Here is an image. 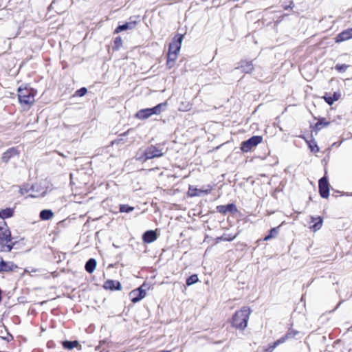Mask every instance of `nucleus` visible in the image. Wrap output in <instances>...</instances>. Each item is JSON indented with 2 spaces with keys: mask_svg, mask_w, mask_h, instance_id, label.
I'll return each instance as SVG.
<instances>
[{
  "mask_svg": "<svg viewBox=\"0 0 352 352\" xmlns=\"http://www.w3.org/2000/svg\"><path fill=\"white\" fill-rule=\"evenodd\" d=\"M19 154L18 150L14 147L10 148L2 155V161L7 163L12 157L16 156Z\"/></svg>",
  "mask_w": 352,
  "mask_h": 352,
  "instance_id": "2eb2a0df",
  "label": "nucleus"
},
{
  "mask_svg": "<svg viewBox=\"0 0 352 352\" xmlns=\"http://www.w3.org/2000/svg\"><path fill=\"white\" fill-rule=\"evenodd\" d=\"M217 211L222 214L227 212L235 213L237 212V208L235 204H228L227 205H221L217 207Z\"/></svg>",
  "mask_w": 352,
  "mask_h": 352,
  "instance_id": "9b49d317",
  "label": "nucleus"
},
{
  "mask_svg": "<svg viewBox=\"0 0 352 352\" xmlns=\"http://www.w3.org/2000/svg\"><path fill=\"white\" fill-rule=\"evenodd\" d=\"M312 222H314L315 221L317 220L316 222L314 223V224L312 226V229L314 230V231H316V230H318L319 229H320V228L322 227V219L321 217H318V218H314V217H312Z\"/></svg>",
  "mask_w": 352,
  "mask_h": 352,
  "instance_id": "bb28decb",
  "label": "nucleus"
},
{
  "mask_svg": "<svg viewBox=\"0 0 352 352\" xmlns=\"http://www.w3.org/2000/svg\"><path fill=\"white\" fill-rule=\"evenodd\" d=\"M263 140L262 136L254 135L248 140L243 142L241 144V149L243 152L247 153L250 151L254 147L256 146Z\"/></svg>",
  "mask_w": 352,
  "mask_h": 352,
  "instance_id": "39448f33",
  "label": "nucleus"
},
{
  "mask_svg": "<svg viewBox=\"0 0 352 352\" xmlns=\"http://www.w3.org/2000/svg\"><path fill=\"white\" fill-rule=\"evenodd\" d=\"M239 68L242 70L243 72H244L245 74L251 73L254 69V65L252 64V61H246V60L241 61ZM236 69H239V67H237Z\"/></svg>",
  "mask_w": 352,
  "mask_h": 352,
  "instance_id": "a211bd4d",
  "label": "nucleus"
},
{
  "mask_svg": "<svg viewBox=\"0 0 352 352\" xmlns=\"http://www.w3.org/2000/svg\"><path fill=\"white\" fill-rule=\"evenodd\" d=\"M135 25L136 23L135 21L126 22L122 25H118L115 30V33H119L126 30H131L135 28Z\"/></svg>",
  "mask_w": 352,
  "mask_h": 352,
  "instance_id": "6ab92c4d",
  "label": "nucleus"
},
{
  "mask_svg": "<svg viewBox=\"0 0 352 352\" xmlns=\"http://www.w3.org/2000/svg\"><path fill=\"white\" fill-rule=\"evenodd\" d=\"M160 352H170L169 351H160Z\"/></svg>",
  "mask_w": 352,
  "mask_h": 352,
  "instance_id": "58836bf2",
  "label": "nucleus"
},
{
  "mask_svg": "<svg viewBox=\"0 0 352 352\" xmlns=\"http://www.w3.org/2000/svg\"><path fill=\"white\" fill-rule=\"evenodd\" d=\"M63 346L65 349H72L74 347H76L78 346V342L76 340H74V341L66 340L63 342Z\"/></svg>",
  "mask_w": 352,
  "mask_h": 352,
  "instance_id": "a878e982",
  "label": "nucleus"
},
{
  "mask_svg": "<svg viewBox=\"0 0 352 352\" xmlns=\"http://www.w3.org/2000/svg\"><path fill=\"white\" fill-rule=\"evenodd\" d=\"M157 233L154 230H147L142 235V240L144 243H151L157 239Z\"/></svg>",
  "mask_w": 352,
  "mask_h": 352,
  "instance_id": "f3484780",
  "label": "nucleus"
},
{
  "mask_svg": "<svg viewBox=\"0 0 352 352\" xmlns=\"http://www.w3.org/2000/svg\"><path fill=\"white\" fill-rule=\"evenodd\" d=\"M330 124V122L327 121L324 118H318L317 123L312 126L311 133H315L316 135L319 131H320L322 128L327 127Z\"/></svg>",
  "mask_w": 352,
  "mask_h": 352,
  "instance_id": "ddd939ff",
  "label": "nucleus"
},
{
  "mask_svg": "<svg viewBox=\"0 0 352 352\" xmlns=\"http://www.w3.org/2000/svg\"><path fill=\"white\" fill-rule=\"evenodd\" d=\"M104 288L110 290H120L122 289L121 284L118 280H107L104 283Z\"/></svg>",
  "mask_w": 352,
  "mask_h": 352,
  "instance_id": "dca6fc26",
  "label": "nucleus"
},
{
  "mask_svg": "<svg viewBox=\"0 0 352 352\" xmlns=\"http://www.w3.org/2000/svg\"><path fill=\"white\" fill-rule=\"evenodd\" d=\"M184 36L182 34H177L169 44L168 52H175L178 54L180 50L182 42Z\"/></svg>",
  "mask_w": 352,
  "mask_h": 352,
  "instance_id": "1a4fd4ad",
  "label": "nucleus"
},
{
  "mask_svg": "<svg viewBox=\"0 0 352 352\" xmlns=\"http://www.w3.org/2000/svg\"><path fill=\"white\" fill-rule=\"evenodd\" d=\"M143 286L140 287L139 288L135 289V292L139 294V296L142 298H144L146 296V289H143Z\"/></svg>",
  "mask_w": 352,
  "mask_h": 352,
  "instance_id": "473e14b6",
  "label": "nucleus"
},
{
  "mask_svg": "<svg viewBox=\"0 0 352 352\" xmlns=\"http://www.w3.org/2000/svg\"><path fill=\"white\" fill-rule=\"evenodd\" d=\"M96 267V261L94 258H89L85 263V268L86 271L91 274L92 273Z\"/></svg>",
  "mask_w": 352,
  "mask_h": 352,
  "instance_id": "412c9836",
  "label": "nucleus"
},
{
  "mask_svg": "<svg viewBox=\"0 0 352 352\" xmlns=\"http://www.w3.org/2000/svg\"><path fill=\"white\" fill-rule=\"evenodd\" d=\"M278 228H279V227L272 228L270 230L269 234L265 236L263 240L268 241V240L275 237L278 233Z\"/></svg>",
  "mask_w": 352,
  "mask_h": 352,
  "instance_id": "cd10ccee",
  "label": "nucleus"
},
{
  "mask_svg": "<svg viewBox=\"0 0 352 352\" xmlns=\"http://www.w3.org/2000/svg\"><path fill=\"white\" fill-rule=\"evenodd\" d=\"M87 91V88L82 87V88H80V89H79L78 90L76 91V94L78 96L82 97V96H85L86 94Z\"/></svg>",
  "mask_w": 352,
  "mask_h": 352,
  "instance_id": "f704fd0d",
  "label": "nucleus"
},
{
  "mask_svg": "<svg viewBox=\"0 0 352 352\" xmlns=\"http://www.w3.org/2000/svg\"><path fill=\"white\" fill-rule=\"evenodd\" d=\"M318 188L321 197L328 198L329 195V184L328 178L325 175L319 179Z\"/></svg>",
  "mask_w": 352,
  "mask_h": 352,
  "instance_id": "0eeeda50",
  "label": "nucleus"
},
{
  "mask_svg": "<svg viewBox=\"0 0 352 352\" xmlns=\"http://www.w3.org/2000/svg\"><path fill=\"white\" fill-rule=\"evenodd\" d=\"M250 313V309L247 307H243L240 310L236 311L232 316V326L239 330L245 329L247 327Z\"/></svg>",
  "mask_w": 352,
  "mask_h": 352,
  "instance_id": "f257e3e1",
  "label": "nucleus"
},
{
  "mask_svg": "<svg viewBox=\"0 0 352 352\" xmlns=\"http://www.w3.org/2000/svg\"><path fill=\"white\" fill-rule=\"evenodd\" d=\"M32 272H36V270H32Z\"/></svg>",
  "mask_w": 352,
  "mask_h": 352,
  "instance_id": "ea45409f",
  "label": "nucleus"
},
{
  "mask_svg": "<svg viewBox=\"0 0 352 352\" xmlns=\"http://www.w3.org/2000/svg\"><path fill=\"white\" fill-rule=\"evenodd\" d=\"M39 217L41 220L46 221L54 217V213L51 210L45 209L40 212Z\"/></svg>",
  "mask_w": 352,
  "mask_h": 352,
  "instance_id": "4be33fe9",
  "label": "nucleus"
},
{
  "mask_svg": "<svg viewBox=\"0 0 352 352\" xmlns=\"http://www.w3.org/2000/svg\"><path fill=\"white\" fill-rule=\"evenodd\" d=\"M341 143H337V142H334L333 144H332V146H339L340 145Z\"/></svg>",
  "mask_w": 352,
  "mask_h": 352,
  "instance_id": "e433bc0d",
  "label": "nucleus"
},
{
  "mask_svg": "<svg viewBox=\"0 0 352 352\" xmlns=\"http://www.w3.org/2000/svg\"><path fill=\"white\" fill-rule=\"evenodd\" d=\"M54 3V1H52V3L50 4L49 8L51 9V8H53V5Z\"/></svg>",
  "mask_w": 352,
  "mask_h": 352,
  "instance_id": "4c0bfd02",
  "label": "nucleus"
},
{
  "mask_svg": "<svg viewBox=\"0 0 352 352\" xmlns=\"http://www.w3.org/2000/svg\"><path fill=\"white\" fill-rule=\"evenodd\" d=\"M352 38V28L343 30L336 37V42L340 43Z\"/></svg>",
  "mask_w": 352,
  "mask_h": 352,
  "instance_id": "f8f14e48",
  "label": "nucleus"
},
{
  "mask_svg": "<svg viewBox=\"0 0 352 352\" xmlns=\"http://www.w3.org/2000/svg\"><path fill=\"white\" fill-rule=\"evenodd\" d=\"M299 334L300 331L294 329H289L285 335L277 340L278 343L283 344L287 340L296 338Z\"/></svg>",
  "mask_w": 352,
  "mask_h": 352,
  "instance_id": "4468645a",
  "label": "nucleus"
},
{
  "mask_svg": "<svg viewBox=\"0 0 352 352\" xmlns=\"http://www.w3.org/2000/svg\"><path fill=\"white\" fill-rule=\"evenodd\" d=\"M35 91L32 88H22L18 89V98L21 104L30 106L34 102Z\"/></svg>",
  "mask_w": 352,
  "mask_h": 352,
  "instance_id": "7ed1b4c3",
  "label": "nucleus"
},
{
  "mask_svg": "<svg viewBox=\"0 0 352 352\" xmlns=\"http://www.w3.org/2000/svg\"><path fill=\"white\" fill-rule=\"evenodd\" d=\"M129 295L131 296V301L133 303L138 302L142 299L139 296V294L135 292V289L131 291Z\"/></svg>",
  "mask_w": 352,
  "mask_h": 352,
  "instance_id": "c756f323",
  "label": "nucleus"
},
{
  "mask_svg": "<svg viewBox=\"0 0 352 352\" xmlns=\"http://www.w3.org/2000/svg\"><path fill=\"white\" fill-rule=\"evenodd\" d=\"M305 141L307 143L311 152L316 153L319 151V147L314 139H311L310 140H305Z\"/></svg>",
  "mask_w": 352,
  "mask_h": 352,
  "instance_id": "b1692460",
  "label": "nucleus"
},
{
  "mask_svg": "<svg viewBox=\"0 0 352 352\" xmlns=\"http://www.w3.org/2000/svg\"><path fill=\"white\" fill-rule=\"evenodd\" d=\"M178 54L175 52H168L167 56L166 66L168 69H171L175 63Z\"/></svg>",
  "mask_w": 352,
  "mask_h": 352,
  "instance_id": "aec40b11",
  "label": "nucleus"
},
{
  "mask_svg": "<svg viewBox=\"0 0 352 352\" xmlns=\"http://www.w3.org/2000/svg\"><path fill=\"white\" fill-rule=\"evenodd\" d=\"M14 211L12 208H8L0 211V217L6 219L13 215Z\"/></svg>",
  "mask_w": 352,
  "mask_h": 352,
  "instance_id": "393cba45",
  "label": "nucleus"
},
{
  "mask_svg": "<svg viewBox=\"0 0 352 352\" xmlns=\"http://www.w3.org/2000/svg\"><path fill=\"white\" fill-rule=\"evenodd\" d=\"M134 210L133 207L129 206V205L122 204L120 206V212H131Z\"/></svg>",
  "mask_w": 352,
  "mask_h": 352,
  "instance_id": "7c9ffc66",
  "label": "nucleus"
},
{
  "mask_svg": "<svg viewBox=\"0 0 352 352\" xmlns=\"http://www.w3.org/2000/svg\"><path fill=\"white\" fill-rule=\"evenodd\" d=\"M212 186L210 185H208L206 188H197L192 186H189L188 190V195L189 197H195V196H200L201 194H209L212 190Z\"/></svg>",
  "mask_w": 352,
  "mask_h": 352,
  "instance_id": "6e6552de",
  "label": "nucleus"
},
{
  "mask_svg": "<svg viewBox=\"0 0 352 352\" xmlns=\"http://www.w3.org/2000/svg\"><path fill=\"white\" fill-rule=\"evenodd\" d=\"M199 281V278L197 274H192L186 279V285L188 286L192 285Z\"/></svg>",
  "mask_w": 352,
  "mask_h": 352,
  "instance_id": "c85d7f7f",
  "label": "nucleus"
},
{
  "mask_svg": "<svg viewBox=\"0 0 352 352\" xmlns=\"http://www.w3.org/2000/svg\"><path fill=\"white\" fill-rule=\"evenodd\" d=\"M279 344H280V343H278V340H276V342H274L272 345H270L268 348H267L266 349L264 350L263 352H272L274 351V349L277 346H278Z\"/></svg>",
  "mask_w": 352,
  "mask_h": 352,
  "instance_id": "72a5a7b5",
  "label": "nucleus"
},
{
  "mask_svg": "<svg viewBox=\"0 0 352 352\" xmlns=\"http://www.w3.org/2000/svg\"><path fill=\"white\" fill-rule=\"evenodd\" d=\"M122 41L121 37L118 36L116 37L114 40V45L116 49H118L120 47L122 46Z\"/></svg>",
  "mask_w": 352,
  "mask_h": 352,
  "instance_id": "c9c22d12",
  "label": "nucleus"
},
{
  "mask_svg": "<svg viewBox=\"0 0 352 352\" xmlns=\"http://www.w3.org/2000/svg\"><path fill=\"white\" fill-rule=\"evenodd\" d=\"M166 103H160L153 108L143 109L138 111L136 113V117L141 120H144L149 118L152 115H159L165 109Z\"/></svg>",
  "mask_w": 352,
  "mask_h": 352,
  "instance_id": "20e7f679",
  "label": "nucleus"
},
{
  "mask_svg": "<svg viewBox=\"0 0 352 352\" xmlns=\"http://www.w3.org/2000/svg\"><path fill=\"white\" fill-rule=\"evenodd\" d=\"M340 97V94L338 92H334L332 96H324V99L325 102L331 105L333 104L335 101H337L339 100Z\"/></svg>",
  "mask_w": 352,
  "mask_h": 352,
  "instance_id": "5701e85b",
  "label": "nucleus"
},
{
  "mask_svg": "<svg viewBox=\"0 0 352 352\" xmlns=\"http://www.w3.org/2000/svg\"><path fill=\"white\" fill-rule=\"evenodd\" d=\"M164 155V152L162 149L151 145L148 146L144 151V161L150 159H153L155 157H160Z\"/></svg>",
  "mask_w": 352,
  "mask_h": 352,
  "instance_id": "423d86ee",
  "label": "nucleus"
},
{
  "mask_svg": "<svg viewBox=\"0 0 352 352\" xmlns=\"http://www.w3.org/2000/svg\"><path fill=\"white\" fill-rule=\"evenodd\" d=\"M3 226H6L3 223ZM11 232L6 226L0 224V252H10L13 248L14 243L11 242Z\"/></svg>",
  "mask_w": 352,
  "mask_h": 352,
  "instance_id": "f03ea898",
  "label": "nucleus"
},
{
  "mask_svg": "<svg viewBox=\"0 0 352 352\" xmlns=\"http://www.w3.org/2000/svg\"><path fill=\"white\" fill-rule=\"evenodd\" d=\"M18 268L17 265L12 261H5L0 257V272H8Z\"/></svg>",
  "mask_w": 352,
  "mask_h": 352,
  "instance_id": "9d476101",
  "label": "nucleus"
},
{
  "mask_svg": "<svg viewBox=\"0 0 352 352\" xmlns=\"http://www.w3.org/2000/svg\"><path fill=\"white\" fill-rule=\"evenodd\" d=\"M349 67V65H346V64H337L336 66H335V69L338 71L339 72H346V70L347 69V68Z\"/></svg>",
  "mask_w": 352,
  "mask_h": 352,
  "instance_id": "2f4dec72",
  "label": "nucleus"
}]
</instances>
